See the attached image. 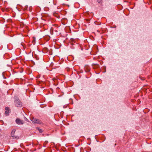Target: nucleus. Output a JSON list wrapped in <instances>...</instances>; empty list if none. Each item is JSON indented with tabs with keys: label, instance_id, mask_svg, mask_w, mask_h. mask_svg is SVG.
Segmentation results:
<instances>
[{
	"label": "nucleus",
	"instance_id": "obj_1",
	"mask_svg": "<svg viewBox=\"0 0 152 152\" xmlns=\"http://www.w3.org/2000/svg\"><path fill=\"white\" fill-rule=\"evenodd\" d=\"M15 99L14 102L16 106L17 107H21L22 106V103L19 100L17 96H15Z\"/></svg>",
	"mask_w": 152,
	"mask_h": 152
},
{
	"label": "nucleus",
	"instance_id": "obj_2",
	"mask_svg": "<svg viewBox=\"0 0 152 152\" xmlns=\"http://www.w3.org/2000/svg\"><path fill=\"white\" fill-rule=\"evenodd\" d=\"M15 130L14 129H13L12 131L11 132V134L12 137H13V138H14V139L15 138V139H18L19 138V137L18 136L14 135V134H15Z\"/></svg>",
	"mask_w": 152,
	"mask_h": 152
},
{
	"label": "nucleus",
	"instance_id": "obj_3",
	"mask_svg": "<svg viewBox=\"0 0 152 152\" xmlns=\"http://www.w3.org/2000/svg\"><path fill=\"white\" fill-rule=\"evenodd\" d=\"M31 121H32L33 123H34L39 124L41 123L40 121L39 120L35 118H33L31 120Z\"/></svg>",
	"mask_w": 152,
	"mask_h": 152
},
{
	"label": "nucleus",
	"instance_id": "obj_4",
	"mask_svg": "<svg viewBox=\"0 0 152 152\" xmlns=\"http://www.w3.org/2000/svg\"><path fill=\"white\" fill-rule=\"evenodd\" d=\"M16 122L19 125L23 124L24 123L23 121L21 120L19 118L16 119Z\"/></svg>",
	"mask_w": 152,
	"mask_h": 152
},
{
	"label": "nucleus",
	"instance_id": "obj_5",
	"mask_svg": "<svg viewBox=\"0 0 152 152\" xmlns=\"http://www.w3.org/2000/svg\"><path fill=\"white\" fill-rule=\"evenodd\" d=\"M94 66H93L94 68H97L99 66L98 64H94Z\"/></svg>",
	"mask_w": 152,
	"mask_h": 152
},
{
	"label": "nucleus",
	"instance_id": "obj_6",
	"mask_svg": "<svg viewBox=\"0 0 152 152\" xmlns=\"http://www.w3.org/2000/svg\"><path fill=\"white\" fill-rule=\"evenodd\" d=\"M9 112V111L6 110L5 113V115H7L8 114Z\"/></svg>",
	"mask_w": 152,
	"mask_h": 152
},
{
	"label": "nucleus",
	"instance_id": "obj_7",
	"mask_svg": "<svg viewBox=\"0 0 152 152\" xmlns=\"http://www.w3.org/2000/svg\"><path fill=\"white\" fill-rule=\"evenodd\" d=\"M29 10L30 12H31L32 10V7H30L29 8Z\"/></svg>",
	"mask_w": 152,
	"mask_h": 152
},
{
	"label": "nucleus",
	"instance_id": "obj_8",
	"mask_svg": "<svg viewBox=\"0 0 152 152\" xmlns=\"http://www.w3.org/2000/svg\"><path fill=\"white\" fill-rule=\"evenodd\" d=\"M38 129L40 132H42V131L41 129H39L38 128Z\"/></svg>",
	"mask_w": 152,
	"mask_h": 152
},
{
	"label": "nucleus",
	"instance_id": "obj_9",
	"mask_svg": "<svg viewBox=\"0 0 152 152\" xmlns=\"http://www.w3.org/2000/svg\"><path fill=\"white\" fill-rule=\"evenodd\" d=\"M5 110H7V111H9V107H6L5 108Z\"/></svg>",
	"mask_w": 152,
	"mask_h": 152
},
{
	"label": "nucleus",
	"instance_id": "obj_10",
	"mask_svg": "<svg viewBox=\"0 0 152 152\" xmlns=\"http://www.w3.org/2000/svg\"><path fill=\"white\" fill-rule=\"evenodd\" d=\"M90 69L88 68L87 70H85V71H86V72H89V71H90Z\"/></svg>",
	"mask_w": 152,
	"mask_h": 152
},
{
	"label": "nucleus",
	"instance_id": "obj_11",
	"mask_svg": "<svg viewBox=\"0 0 152 152\" xmlns=\"http://www.w3.org/2000/svg\"><path fill=\"white\" fill-rule=\"evenodd\" d=\"M28 6H26L25 7V8L26 9H27L28 8Z\"/></svg>",
	"mask_w": 152,
	"mask_h": 152
},
{
	"label": "nucleus",
	"instance_id": "obj_12",
	"mask_svg": "<svg viewBox=\"0 0 152 152\" xmlns=\"http://www.w3.org/2000/svg\"><path fill=\"white\" fill-rule=\"evenodd\" d=\"M48 142V141H45V143H47Z\"/></svg>",
	"mask_w": 152,
	"mask_h": 152
},
{
	"label": "nucleus",
	"instance_id": "obj_13",
	"mask_svg": "<svg viewBox=\"0 0 152 152\" xmlns=\"http://www.w3.org/2000/svg\"><path fill=\"white\" fill-rule=\"evenodd\" d=\"M53 4H54V5H55L56 4H55L54 3V2L53 1Z\"/></svg>",
	"mask_w": 152,
	"mask_h": 152
}]
</instances>
